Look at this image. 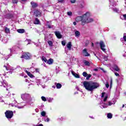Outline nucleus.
Instances as JSON below:
<instances>
[{
    "mask_svg": "<svg viewBox=\"0 0 126 126\" xmlns=\"http://www.w3.org/2000/svg\"><path fill=\"white\" fill-rule=\"evenodd\" d=\"M83 85L86 90L91 92L93 91L94 89H97V88L100 86L99 83L93 81H85L83 82Z\"/></svg>",
    "mask_w": 126,
    "mask_h": 126,
    "instance_id": "obj_1",
    "label": "nucleus"
},
{
    "mask_svg": "<svg viewBox=\"0 0 126 126\" xmlns=\"http://www.w3.org/2000/svg\"><path fill=\"white\" fill-rule=\"evenodd\" d=\"M21 98L23 100H27L30 104H32V103L35 102V100L33 99V97H31V95L28 94H22Z\"/></svg>",
    "mask_w": 126,
    "mask_h": 126,
    "instance_id": "obj_2",
    "label": "nucleus"
},
{
    "mask_svg": "<svg viewBox=\"0 0 126 126\" xmlns=\"http://www.w3.org/2000/svg\"><path fill=\"white\" fill-rule=\"evenodd\" d=\"M86 13H89V15H86V16L85 17V19L83 20V24H84V25H85L86 23H89L90 22H93V21H94V19H93V18H90V16H91L90 12H87Z\"/></svg>",
    "mask_w": 126,
    "mask_h": 126,
    "instance_id": "obj_3",
    "label": "nucleus"
},
{
    "mask_svg": "<svg viewBox=\"0 0 126 126\" xmlns=\"http://www.w3.org/2000/svg\"><path fill=\"white\" fill-rule=\"evenodd\" d=\"M86 15H87V16H89V13H86L82 16H78L76 17L75 20L76 21V22H79V21H81L82 25H84V24H83V20H84L85 17L86 16Z\"/></svg>",
    "mask_w": 126,
    "mask_h": 126,
    "instance_id": "obj_4",
    "label": "nucleus"
},
{
    "mask_svg": "<svg viewBox=\"0 0 126 126\" xmlns=\"http://www.w3.org/2000/svg\"><path fill=\"white\" fill-rule=\"evenodd\" d=\"M14 102L15 104L12 103L11 104V106H12V107H17L18 109H22V108H24V106L26 105L25 102H21V103L16 104V101L15 100Z\"/></svg>",
    "mask_w": 126,
    "mask_h": 126,
    "instance_id": "obj_5",
    "label": "nucleus"
},
{
    "mask_svg": "<svg viewBox=\"0 0 126 126\" xmlns=\"http://www.w3.org/2000/svg\"><path fill=\"white\" fill-rule=\"evenodd\" d=\"M110 4L111 5L109 6V7L112 8L114 12H119V9L115 8V6H116V2H115L114 0H111L110 1Z\"/></svg>",
    "mask_w": 126,
    "mask_h": 126,
    "instance_id": "obj_6",
    "label": "nucleus"
},
{
    "mask_svg": "<svg viewBox=\"0 0 126 126\" xmlns=\"http://www.w3.org/2000/svg\"><path fill=\"white\" fill-rule=\"evenodd\" d=\"M5 115L6 118L9 120V119H11L13 117V112L9 110L6 111L5 112Z\"/></svg>",
    "mask_w": 126,
    "mask_h": 126,
    "instance_id": "obj_7",
    "label": "nucleus"
},
{
    "mask_svg": "<svg viewBox=\"0 0 126 126\" xmlns=\"http://www.w3.org/2000/svg\"><path fill=\"white\" fill-rule=\"evenodd\" d=\"M31 54L28 53H24L22 56L21 57V59H25V60H30L32 57Z\"/></svg>",
    "mask_w": 126,
    "mask_h": 126,
    "instance_id": "obj_8",
    "label": "nucleus"
},
{
    "mask_svg": "<svg viewBox=\"0 0 126 126\" xmlns=\"http://www.w3.org/2000/svg\"><path fill=\"white\" fill-rule=\"evenodd\" d=\"M18 47H16V46H14L12 48L9 49L10 51L11 54H17V49Z\"/></svg>",
    "mask_w": 126,
    "mask_h": 126,
    "instance_id": "obj_9",
    "label": "nucleus"
},
{
    "mask_svg": "<svg viewBox=\"0 0 126 126\" xmlns=\"http://www.w3.org/2000/svg\"><path fill=\"white\" fill-rule=\"evenodd\" d=\"M99 45L101 50H102L104 53H106V49H105V47H106V46L105 45V44H104V42L102 41H100L99 43Z\"/></svg>",
    "mask_w": 126,
    "mask_h": 126,
    "instance_id": "obj_10",
    "label": "nucleus"
},
{
    "mask_svg": "<svg viewBox=\"0 0 126 126\" xmlns=\"http://www.w3.org/2000/svg\"><path fill=\"white\" fill-rule=\"evenodd\" d=\"M42 12L39 10H35L34 11V15L36 16V17H38V16H41Z\"/></svg>",
    "mask_w": 126,
    "mask_h": 126,
    "instance_id": "obj_11",
    "label": "nucleus"
},
{
    "mask_svg": "<svg viewBox=\"0 0 126 126\" xmlns=\"http://www.w3.org/2000/svg\"><path fill=\"white\" fill-rule=\"evenodd\" d=\"M0 84H2L3 87H4V88H6V90L8 91V89H10V87H9V86H8V84H7V83H2L1 82H0Z\"/></svg>",
    "mask_w": 126,
    "mask_h": 126,
    "instance_id": "obj_12",
    "label": "nucleus"
},
{
    "mask_svg": "<svg viewBox=\"0 0 126 126\" xmlns=\"http://www.w3.org/2000/svg\"><path fill=\"white\" fill-rule=\"evenodd\" d=\"M55 34L56 37H57V38H58V39H62L63 35L61 34V32H59V31L55 32Z\"/></svg>",
    "mask_w": 126,
    "mask_h": 126,
    "instance_id": "obj_13",
    "label": "nucleus"
},
{
    "mask_svg": "<svg viewBox=\"0 0 126 126\" xmlns=\"http://www.w3.org/2000/svg\"><path fill=\"white\" fill-rule=\"evenodd\" d=\"M83 54H84V56H85V57H89V56H90V54L87 52V50H86V49L83 50Z\"/></svg>",
    "mask_w": 126,
    "mask_h": 126,
    "instance_id": "obj_14",
    "label": "nucleus"
},
{
    "mask_svg": "<svg viewBox=\"0 0 126 126\" xmlns=\"http://www.w3.org/2000/svg\"><path fill=\"white\" fill-rule=\"evenodd\" d=\"M66 46L68 50H69V51H70V50H71V47H72V44H71V42H68Z\"/></svg>",
    "mask_w": 126,
    "mask_h": 126,
    "instance_id": "obj_15",
    "label": "nucleus"
},
{
    "mask_svg": "<svg viewBox=\"0 0 126 126\" xmlns=\"http://www.w3.org/2000/svg\"><path fill=\"white\" fill-rule=\"evenodd\" d=\"M0 40H1V42L3 43L4 44H5L6 42H7V38L4 37V38H1V35L0 34Z\"/></svg>",
    "mask_w": 126,
    "mask_h": 126,
    "instance_id": "obj_16",
    "label": "nucleus"
},
{
    "mask_svg": "<svg viewBox=\"0 0 126 126\" xmlns=\"http://www.w3.org/2000/svg\"><path fill=\"white\" fill-rule=\"evenodd\" d=\"M71 72L72 75H73L75 77H76V78H80V76H79V75H78L76 73H75L74 71L72 70Z\"/></svg>",
    "mask_w": 126,
    "mask_h": 126,
    "instance_id": "obj_17",
    "label": "nucleus"
},
{
    "mask_svg": "<svg viewBox=\"0 0 126 126\" xmlns=\"http://www.w3.org/2000/svg\"><path fill=\"white\" fill-rule=\"evenodd\" d=\"M33 23L34 24H35V25L41 24V22H40V20H39V19L37 18L35 19Z\"/></svg>",
    "mask_w": 126,
    "mask_h": 126,
    "instance_id": "obj_18",
    "label": "nucleus"
},
{
    "mask_svg": "<svg viewBox=\"0 0 126 126\" xmlns=\"http://www.w3.org/2000/svg\"><path fill=\"white\" fill-rule=\"evenodd\" d=\"M26 72L28 75L31 77V78H34V77H35V76L31 74L30 72L28 71L27 70H26Z\"/></svg>",
    "mask_w": 126,
    "mask_h": 126,
    "instance_id": "obj_19",
    "label": "nucleus"
},
{
    "mask_svg": "<svg viewBox=\"0 0 126 126\" xmlns=\"http://www.w3.org/2000/svg\"><path fill=\"white\" fill-rule=\"evenodd\" d=\"M31 4L32 6V7H33V8H35V7H37L38 6V4H37L36 3H35V2L34 1H32L31 2Z\"/></svg>",
    "mask_w": 126,
    "mask_h": 126,
    "instance_id": "obj_20",
    "label": "nucleus"
},
{
    "mask_svg": "<svg viewBox=\"0 0 126 126\" xmlns=\"http://www.w3.org/2000/svg\"><path fill=\"white\" fill-rule=\"evenodd\" d=\"M116 100L114 99L112 100L111 101L108 102V106H112V105H115L116 104Z\"/></svg>",
    "mask_w": 126,
    "mask_h": 126,
    "instance_id": "obj_21",
    "label": "nucleus"
},
{
    "mask_svg": "<svg viewBox=\"0 0 126 126\" xmlns=\"http://www.w3.org/2000/svg\"><path fill=\"white\" fill-rule=\"evenodd\" d=\"M84 6H85V3L84 2V1H81L80 4V8H84Z\"/></svg>",
    "mask_w": 126,
    "mask_h": 126,
    "instance_id": "obj_22",
    "label": "nucleus"
},
{
    "mask_svg": "<svg viewBox=\"0 0 126 126\" xmlns=\"http://www.w3.org/2000/svg\"><path fill=\"white\" fill-rule=\"evenodd\" d=\"M48 64H53V63H54V60L52 59H49L48 61L46 62Z\"/></svg>",
    "mask_w": 126,
    "mask_h": 126,
    "instance_id": "obj_23",
    "label": "nucleus"
},
{
    "mask_svg": "<svg viewBox=\"0 0 126 126\" xmlns=\"http://www.w3.org/2000/svg\"><path fill=\"white\" fill-rule=\"evenodd\" d=\"M113 68L116 71H119V70H120V68H119V66H118V65H117L116 64H115L114 65Z\"/></svg>",
    "mask_w": 126,
    "mask_h": 126,
    "instance_id": "obj_24",
    "label": "nucleus"
},
{
    "mask_svg": "<svg viewBox=\"0 0 126 126\" xmlns=\"http://www.w3.org/2000/svg\"><path fill=\"white\" fill-rule=\"evenodd\" d=\"M84 63L85 65H87V66H90V62L86 61V60H85L84 61Z\"/></svg>",
    "mask_w": 126,
    "mask_h": 126,
    "instance_id": "obj_25",
    "label": "nucleus"
},
{
    "mask_svg": "<svg viewBox=\"0 0 126 126\" xmlns=\"http://www.w3.org/2000/svg\"><path fill=\"white\" fill-rule=\"evenodd\" d=\"M5 32L6 33V34H8L10 33V29L7 27L5 28Z\"/></svg>",
    "mask_w": 126,
    "mask_h": 126,
    "instance_id": "obj_26",
    "label": "nucleus"
},
{
    "mask_svg": "<svg viewBox=\"0 0 126 126\" xmlns=\"http://www.w3.org/2000/svg\"><path fill=\"white\" fill-rule=\"evenodd\" d=\"M17 32L18 33H23L25 32V30H24V29H18L17 30Z\"/></svg>",
    "mask_w": 126,
    "mask_h": 126,
    "instance_id": "obj_27",
    "label": "nucleus"
},
{
    "mask_svg": "<svg viewBox=\"0 0 126 126\" xmlns=\"http://www.w3.org/2000/svg\"><path fill=\"white\" fill-rule=\"evenodd\" d=\"M56 88H57V89H60V88H62V84L60 83H57L56 84Z\"/></svg>",
    "mask_w": 126,
    "mask_h": 126,
    "instance_id": "obj_28",
    "label": "nucleus"
},
{
    "mask_svg": "<svg viewBox=\"0 0 126 126\" xmlns=\"http://www.w3.org/2000/svg\"><path fill=\"white\" fill-rule=\"evenodd\" d=\"M107 118L108 119H112V118H113V115L111 113H108L107 114Z\"/></svg>",
    "mask_w": 126,
    "mask_h": 126,
    "instance_id": "obj_29",
    "label": "nucleus"
},
{
    "mask_svg": "<svg viewBox=\"0 0 126 126\" xmlns=\"http://www.w3.org/2000/svg\"><path fill=\"white\" fill-rule=\"evenodd\" d=\"M48 43L50 46V47H53V41L51 40H48Z\"/></svg>",
    "mask_w": 126,
    "mask_h": 126,
    "instance_id": "obj_30",
    "label": "nucleus"
},
{
    "mask_svg": "<svg viewBox=\"0 0 126 126\" xmlns=\"http://www.w3.org/2000/svg\"><path fill=\"white\" fill-rule=\"evenodd\" d=\"M75 34L76 37H78L79 36V35H80V32L77 31L75 32Z\"/></svg>",
    "mask_w": 126,
    "mask_h": 126,
    "instance_id": "obj_31",
    "label": "nucleus"
},
{
    "mask_svg": "<svg viewBox=\"0 0 126 126\" xmlns=\"http://www.w3.org/2000/svg\"><path fill=\"white\" fill-rule=\"evenodd\" d=\"M91 76H92V75L89 74H88L87 77H86V79L87 80H89L90 77H91Z\"/></svg>",
    "mask_w": 126,
    "mask_h": 126,
    "instance_id": "obj_32",
    "label": "nucleus"
},
{
    "mask_svg": "<svg viewBox=\"0 0 126 126\" xmlns=\"http://www.w3.org/2000/svg\"><path fill=\"white\" fill-rule=\"evenodd\" d=\"M42 60L43 62H44V63H47V61H48V60H47V59H46L45 57H44V56L42 57Z\"/></svg>",
    "mask_w": 126,
    "mask_h": 126,
    "instance_id": "obj_33",
    "label": "nucleus"
},
{
    "mask_svg": "<svg viewBox=\"0 0 126 126\" xmlns=\"http://www.w3.org/2000/svg\"><path fill=\"white\" fill-rule=\"evenodd\" d=\"M41 115L42 117H45L46 116V112L45 111H42L41 113Z\"/></svg>",
    "mask_w": 126,
    "mask_h": 126,
    "instance_id": "obj_34",
    "label": "nucleus"
},
{
    "mask_svg": "<svg viewBox=\"0 0 126 126\" xmlns=\"http://www.w3.org/2000/svg\"><path fill=\"white\" fill-rule=\"evenodd\" d=\"M83 75L84 76V77H87V75H88V74L86 72H83Z\"/></svg>",
    "mask_w": 126,
    "mask_h": 126,
    "instance_id": "obj_35",
    "label": "nucleus"
},
{
    "mask_svg": "<svg viewBox=\"0 0 126 126\" xmlns=\"http://www.w3.org/2000/svg\"><path fill=\"white\" fill-rule=\"evenodd\" d=\"M107 107H108L107 104H103V105H101V108H102L103 109V108H107Z\"/></svg>",
    "mask_w": 126,
    "mask_h": 126,
    "instance_id": "obj_36",
    "label": "nucleus"
},
{
    "mask_svg": "<svg viewBox=\"0 0 126 126\" xmlns=\"http://www.w3.org/2000/svg\"><path fill=\"white\" fill-rule=\"evenodd\" d=\"M36 83H37V85H39V84H41V80L37 79L36 80Z\"/></svg>",
    "mask_w": 126,
    "mask_h": 126,
    "instance_id": "obj_37",
    "label": "nucleus"
},
{
    "mask_svg": "<svg viewBox=\"0 0 126 126\" xmlns=\"http://www.w3.org/2000/svg\"><path fill=\"white\" fill-rule=\"evenodd\" d=\"M41 99L44 102H46V101H47V98H46L45 96H41Z\"/></svg>",
    "mask_w": 126,
    "mask_h": 126,
    "instance_id": "obj_38",
    "label": "nucleus"
},
{
    "mask_svg": "<svg viewBox=\"0 0 126 126\" xmlns=\"http://www.w3.org/2000/svg\"><path fill=\"white\" fill-rule=\"evenodd\" d=\"M42 78H43V79H44V80L45 82H47V81H48V78L46 76L43 77Z\"/></svg>",
    "mask_w": 126,
    "mask_h": 126,
    "instance_id": "obj_39",
    "label": "nucleus"
},
{
    "mask_svg": "<svg viewBox=\"0 0 126 126\" xmlns=\"http://www.w3.org/2000/svg\"><path fill=\"white\" fill-rule=\"evenodd\" d=\"M67 14L69 16H71L72 15V12H71V11L68 12H67Z\"/></svg>",
    "mask_w": 126,
    "mask_h": 126,
    "instance_id": "obj_40",
    "label": "nucleus"
},
{
    "mask_svg": "<svg viewBox=\"0 0 126 126\" xmlns=\"http://www.w3.org/2000/svg\"><path fill=\"white\" fill-rule=\"evenodd\" d=\"M123 39H124V41H125V42H126V33H125L124 34Z\"/></svg>",
    "mask_w": 126,
    "mask_h": 126,
    "instance_id": "obj_41",
    "label": "nucleus"
},
{
    "mask_svg": "<svg viewBox=\"0 0 126 126\" xmlns=\"http://www.w3.org/2000/svg\"><path fill=\"white\" fill-rule=\"evenodd\" d=\"M107 99H108V96L105 95V98L103 99V102H106V101H107Z\"/></svg>",
    "mask_w": 126,
    "mask_h": 126,
    "instance_id": "obj_42",
    "label": "nucleus"
},
{
    "mask_svg": "<svg viewBox=\"0 0 126 126\" xmlns=\"http://www.w3.org/2000/svg\"><path fill=\"white\" fill-rule=\"evenodd\" d=\"M32 69H34L36 71V72H39V70L38 68H35V69L34 68H32Z\"/></svg>",
    "mask_w": 126,
    "mask_h": 126,
    "instance_id": "obj_43",
    "label": "nucleus"
},
{
    "mask_svg": "<svg viewBox=\"0 0 126 126\" xmlns=\"http://www.w3.org/2000/svg\"><path fill=\"white\" fill-rule=\"evenodd\" d=\"M53 100H54L53 98H49L48 99V102H49V103H51V102H52V101H53Z\"/></svg>",
    "mask_w": 126,
    "mask_h": 126,
    "instance_id": "obj_44",
    "label": "nucleus"
},
{
    "mask_svg": "<svg viewBox=\"0 0 126 126\" xmlns=\"http://www.w3.org/2000/svg\"><path fill=\"white\" fill-rule=\"evenodd\" d=\"M17 1H18V0H12L13 3H17Z\"/></svg>",
    "mask_w": 126,
    "mask_h": 126,
    "instance_id": "obj_45",
    "label": "nucleus"
},
{
    "mask_svg": "<svg viewBox=\"0 0 126 126\" xmlns=\"http://www.w3.org/2000/svg\"><path fill=\"white\" fill-rule=\"evenodd\" d=\"M65 41H62V44L63 45V46H64L65 45Z\"/></svg>",
    "mask_w": 126,
    "mask_h": 126,
    "instance_id": "obj_46",
    "label": "nucleus"
},
{
    "mask_svg": "<svg viewBox=\"0 0 126 126\" xmlns=\"http://www.w3.org/2000/svg\"><path fill=\"white\" fill-rule=\"evenodd\" d=\"M45 122H50V119L49 118H47V119H44Z\"/></svg>",
    "mask_w": 126,
    "mask_h": 126,
    "instance_id": "obj_47",
    "label": "nucleus"
},
{
    "mask_svg": "<svg viewBox=\"0 0 126 126\" xmlns=\"http://www.w3.org/2000/svg\"><path fill=\"white\" fill-rule=\"evenodd\" d=\"M105 86L106 87V88H109V83L106 82V83L105 84Z\"/></svg>",
    "mask_w": 126,
    "mask_h": 126,
    "instance_id": "obj_48",
    "label": "nucleus"
},
{
    "mask_svg": "<svg viewBox=\"0 0 126 126\" xmlns=\"http://www.w3.org/2000/svg\"><path fill=\"white\" fill-rule=\"evenodd\" d=\"M70 1L71 3H75L76 0H70Z\"/></svg>",
    "mask_w": 126,
    "mask_h": 126,
    "instance_id": "obj_49",
    "label": "nucleus"
},
{
    "mask_svg": "<svg viewBox=\"0 0 126 126\" xmlns=\"http://www.w3.org/2000/svg\"><path fill=\"white\" fill-rule=\"evenodd\" d=\"M123 19H124V20H126V14H124V15H123Z\"/></svg>",
    "mask_w": 126,
    "mask_h": 126,
    "instance_id": "obj_50",
    "label": "nucleus"
},
{
    "mask_svg": "<svg viewBox=\"0 0 126 126\" xmlns=\"http://www.w3.org/2000/svg\"><path fill=\"white\" fill-rule=\"evenodd\" d=\"M104 61H108V56H104Z\"/></svg>",
    "mask_w": 126,
    "mask_h": 126,
    "instance_id": "obj_51",
    "label": "nucleus"
},
{
    "mask_svg": "<svg viewBox=\"0 0 126 126\" xmlns=\"http://www.w3.org/2000/svg\"><path fill=\"white\" fill-rule=\"evenodd\" d=\"M10 95H11L10 93H8V94H6V97L7 98H8V97H10Z\"/></svg>",
    "mask_w": 126,
    "mask_h": 126,
    "instance_id": "obj_52",
    "label": "nucleus"
},
{
    "mask_svg": "<svg viewBox=\"0 0 126 126\" xmlns=\"http://www.w3.org/2000/svg\"><path fill=\"white\" fill-rule=\"evenodd\" d=\"M9 57H11V54H10L9 55H8L7 56V57H6V58H5L6 60H8V58H9Z\"/></svg>",
    "mask_w": 126,
    "mask_h": 126,
    "instance_id": "obj_53",
    "label": "nucleus"
},
{
    "mask_svg": "<svg viewBox=\"0 0 126 126\" xmlns=\"http://www.w3.org/2000/svg\"><path fill=\"white\" fill-rule=\"evenodd\" d=\"M113 83V79L111 78L110 79V86H112V84Z\"/></svg>",
    "mask_w": 126,
    "mask_h": 126,
    "instance_id": "obj_54",
    "label": "nucleus"
},
{
    "mask_svg": "<svg viewBox=\"0 0 126 126\" xmlns=\"http://www.w3.org/2000/svg\"><path fill=\"white\" fill-rule=\"evenodd\" d=\"M4 67H5V69H6V70H8V69H7V67H8V65H4Z\"/></svg>",
    "mask_w": 126,
    "mask_h": 126,
    "instance_id": "obj_55",
    "label": "nucleus"
},
{
    "mask_svg": "<svg viewBox=\"0 0 126 126\" xmlns=\"http://www.w3.org/2000/svg\"><path fill=\"white\" fill-rule=\"evenodd\" d=\"M115 75H116V76H120V74L117 72H115Z\"/></svg>",
    "mask_w": 126,
    "mask_h": 126,
    "instance_id": "obj_56",
    "label": "nucleus"
},
{
    "mask_svg": "<svg viewBox=\"0 0 126 126\" xmlns=\"http://www.w3.org/2000/svg\"><path fill=\"white\" fill-rule=\"evenodd\" d=\"M104 96H105V93H102L101 94V97H102V98H103V97H104Z\"/></svg>",
    "mask_w": 126,
    "mask_h": 126,
    "instance_id": "obj_57",
    "label": "nucleus"
},
{
    "mask_svg": "<svg viewBox=\"0 0 126 126\" xmlns=\"http://www.w3.org/2000/svg\"><path fill=\"white\" fill-rule=\"evenodd\" d=\"M27 42H28V44H27V45L30 44V42H31V40H26Z\"/></svg>",
    "mask_w": 126,
    "mask_h": 126,
    "instance_id": "obj_58",
    "label": "nucleus"
},
{
    "mask_svg": "<svg viewBox=\"0 0 126 126\" xmlns=\"http://www.w3.org/2000/svg\"><path fill=\"white\" fill-rule=\"evenodd\" d=\"M59 2H63L64 0H58Z\"/></svg>",
    "mask_w": 126,
    "mask_h": 126,
    "instance_id": "obj_59",
    "label": "nucleus"
},
{
    "mask_svg": "<svg viewBox=\"0 0 126 126\" xmlns=\"http://www.w3.org/2000/svg\"><path fill=\"white\" fill-rule=\"evenodd\" d=\"M73 25H76V22H73Z\"/></svg>",
    "mask_w": 126,
    "mask_h": 126,
    "instance_id": "obj_60",
    "label": "nucleus"
},
{
    "mask_svg": "<svg viewBox=\"0 0 126 126\" xmlns=\"http://www.w3.org/2000/svg\"><path fill=\"white\" fill-rule=\"evenodd\" d=\"M43 126V125H42V124H40V125H37V126Z\"/></svg>",
    "mask_w": 126,
    "mask_h": 126,
    "instance_id": "obj_61",
    "label": "nucleus"
},
{
    "mask_svg": "<svg viewBox=\"0 0 126 126\" xmlns=\"http://www.w3.org/2000/svg\"><path fill=\"white\" fill-rule=\"evenodd\" d=\"M48 28H52V27H51V26H50V25H48Z\"/></svg>",
    "mask_w": 126,
    "mask_h": 126,
    "instance_id": "obj_62",
    "label": "nucleus"
},
{
    "mask_svg": "<svg viewBox=\"0 0 126 126\" xmlns=\"http://www.w3.org/2000/svg\"><path fill=\"white\" fill-rule=\"evenodd\" d=\"M94 46V44L93 43H92V46L93 47Z\"/></svg>",
    "mask_w": 126,
    "mask_h": 126,
    "instance_id": "obj_63",
    "label": "nucleus"
},
{
    "mask_svg": "<svg viewBox=\"0 0 126 126\" xmlns=\"http://www.w3.org/2000/svg\"><path fill=\"white\" fill-rule=\"evenodd\" d=\"M125 107V104H123L122 106V108H124Z\"/></svg>",
    "mask_w": 126,
    "mask_h": 126,
    "instance_id": "obj_64",
    "label": "nucleus"
}]
</instances>
